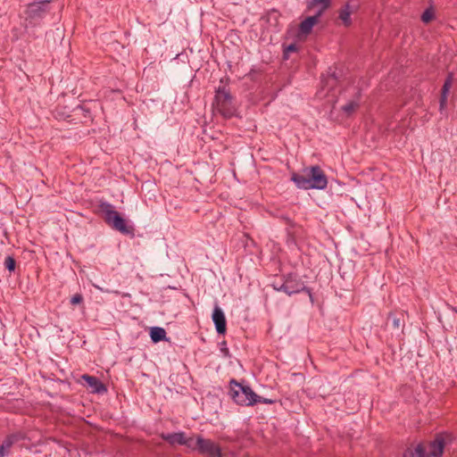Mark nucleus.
Returning a JSON list of instances; mask_svg holds the SVG:
<instances>
[{
	"mask_svg": "<svg viewBox=\"0 0 457 457\" xmlns=\"http://www.w3.org/2000/svg\"><path fill=\"white\" fill-rule=\"evenodd\" d=\"M291 180L300 189H324L328 186V179L322 169L318 166L305 167L301 172H293Z\"/></svg>",
	"mask_w": 457,
	"mask_h": 457,
	"instance_id": "f257e3e1",
	"label": "nucleus"
},
{
	"mask_svg": "<svg viewBox=\"0 0 457 457\" xmlns=\"http://www.w3.org/2000/svg\"><path fill=\"white\" fill-rule=\"evenodd\" d=\"M213 109L222 117L229 119L237 115V107L233 96L226 86H220L215 90Z\"/></svg>",
	"mask_w": 457,
	"mask_h": 457,
	"instance_id": "f03ea898",
	"label": "nucleus"
},
{
	"mask_svg": "<svg viewBox=\"0 0 457 457\" xmlns=\"http://www.w3.org/2000/svg\"><path fill=\"white\" fill-rule=\"evenodd\" d=\"M99 208L104 213L105 222L113 229L118 230L124 235H133V227L127 224V221L117 211L114 210V206L112 204L107 202H103L99 204Z\"/></svg>",
	"mask_w": 457,
	"mask_h": 457,
	"instance_id": "7ed1b4c3",
	"label": "nucleus"
},
{
	"mask_svg": "<svg viewBox=\"0 0 457 457\" xmlns=\"http://www.w3.org/2000/svg\"><path fill=\"white\" fill-rule=\"evenodd\" d=\"M230 396L234 402L241 406H253L256 404L257 395L249 386H244L235 379L230 381Z\"/></svg>",
	"mask_w": 457,
	"mask_h": 457,
	"instance_id": "20e7f679",
	"label": "nucleus"
},
{
	"mask_svg": "<svg viewBox=\"0 0 457 457\" xmlns=\"http://www.w3.org/2000/svg\"><path fill=\"white\" fill-rule=\"evenodd\" d=\"M190 449L197 451L205 457H221V450L219 445L201 436H197L196 438L193 437Z\"/></svg>",
	"mask_w": 457,
	"mask_h": 457,
	"instance_id": "39448f33",
	"label": "nucleus"
},
{
	"mask_svg": "<svg viewBox=\"0 0 457 457\" xmlns=\"http://www.w3.org/2000/svg\"><path fill=\"white\" fill-rule=\"evenodd\" d=\"M272 287L277 291H283L287 295H291L302 291L310 290L304 286V283L296 275H287L282 282L274 281Z\"/></svg>",
	"mask_w": 457,
	"mask_h": 457,
	"instance_id": "423d86ee",
	"label": "nucleus"
},
{
	"mask_svg": "<svg viewBox=\"0 0 457 457\" xmlns=\"http://www.w3.org/2000/svg\"><path fill=\"white\" fill-rule=\"evenodd\" d=\"M50 0L33 2L27 5L26 20L30 23L37 24L50 12Z\"/></svg>",
	"mask_w": 457,
	"mask_h": 457,
	"instance_id": "0eeeda50",
	"label": "nucleus"
},
{
	"mask_svg": "<svg viewBox=\"0 0 457 457\" xmlns=\"http://www.w3.org/2000/svg\"><path fill=\"white\" fill-rule=\"evenodd\" d=\"M162 438L171 445H185L190 449L193 437H187L184 432L162 434Z\"/></svg>",
	"mask_w": 457,
	"mask_h": 457,
	"instance_id": "6e6552de",
	"label": "nucleus"
},
{
	"mask_svg": "<svg viewBox=\"0 0 457 457\" xmlns=\"http://www.w3.org/2000/svg\"><path fill=\"white\" fill-rule=\"evenodd\" d=\"M212 320L218 334H225L227 330V322L223 311L216 305L212 312Z\"/></svg>",
	"mask_w": 457,
	"mask_h": 457,
	"instance_id": "1a4fd4ad",
	"label": "nucleus"
},
{
	"mask_svg": "<svg viewBox=\"0 0 457 457\" xmlns=\"http://www.w3.org/2000/svg\"><path fill=\"white\" fill-rule=\"evenodd\" d=\"M445 447V442L442 437H436L433 442L425 445L426 455L428 457H441Z\"/></svg>",
	"mask_w": 457,
	"mask_h": 457,
	"instance_id": "9d476101",
	"label": "nucleus"
},
{
	"mask_svg": "<svg viewBox=\"0 0 457 457\" xmlns=\"http://www.w3.org/2000/svg\"><path fill=\"white\" fill-rule=\"evenodd\" d=\"M81 380L87 383V387L91 389L92 393H104L106 391L105 386L96 377L84 374L81 376Z\"/></svg>",
	"mask_w": 457,
	"mask_h": 457,
	"instance_id": "9b49d317",
	"label": "nucleus"
},
{
	"mask_svg": "<svg viewBox=\"0 0 457 457\" xmlns=\"http://www.w3.org/2000/svg\"><path fill=\"white\" fill-rule=\"evenodd\" d=\"M320 17L315 13L304 19L299 25V34L303 36L310 34L313 26L318 23Z\"/></svg>",
	"mask_w": 457,
	"mask_h": 457,
	"instance_id": "f8f14e48",
	"label": "nucleus"
},
{
	"mask_svg": "<svg viewBox=\"0 0 457 457\" xmlns=\"http://www.w3.org/2000/svg\"><path fill=\"white\" fill-rule=\"evenodd\" d=\"M453 75L452 73H449L446 79L445 80V83L442 87L441 91V96H440V111L442 112L447 104V97L450 91V88L453 84Z\"/></svg>",
	"mask_w": 457,
	"mask_h": 457,
	"instance_id": "ddd939ff",
	"label": "nucleus"
},
{
	"mask_svg": "<svg viewBox=\"0 0 457 457\" xmlns=\"http://www.w3.org/2000/svg\"><path fill=\"white\" fill-rule=\"evenodd\" d=\"M331 0H310L307 4V8L312 10L318 7L316 14L321 16L323 12L330 6Z\"/></svg>",
	"mask_w": 457,
	"mask_h": 457,
	"instance_id": "4468645a",
	"label": "nucleus"
},
{
	"mask_svg": "<svg viewBox=\"0 0 457 457\" xmlns=\"http://www.w3.org/2000/svg\"><path fill=\"white\" fill-rule=\"evenodd\" d=\"M360 96L361 94L358 92L353 99L350 100L348 103L344 104L341 107L342 112L346 115H352L360 106Z\"/></svg>",
	"mask_w": 457,
	"mask_h": 457,
	"instance_id": "2eb2a0df",
	"label": "nucleus"
},
{
	"mask_svg": "<svg viewBox=\"0 0 457 457\" xmlns=\"http://www.w3.org/2000/svg\"><path fill=\"white\" fill-rule=\"evenodd\" d=\"M18 441V436L15 435L8 436L0 445V457H4L8 454L12 445Z\"/></svg>",
	"mask_w": 457,
	"mask_h": 457,
	"instance_id": "dca6fc26",
	"label": "nucleus"
},
{
	"mask_svg": "<svg viewBox=\"0 0 457 457\" xmlns=\"http://www.w3.org/2000/svg\"><path fill=\"white\" fill-rule=\"evenodd\" d=\"M403 457H428V455H426L425 445H418L414 448H408L404 452Z\"/></svg>",
	"mask_w": 457,
	"mask_h": 457,
	"instance_id": "f3484780",
	"label": "nucleus"
},
{
	"mask_svg": "<svg viewBox=\"0 0 457 457\" xmlns=\"http://www.w3.org/2000/svg\"><path fill=\"white\" fill-rule=\"evenodd\" d=\"M351 13V7L348 4H346L339 10V19L342 21L345 27H349L352 24Z\"/></svg>",
	"mask_w": 457,
	"mask_h": 457,
	"instance_id": "a211bd4d",
	"label": "nucleus"
},
{
	"mask_svg": "<svg viewBox=\"0 0 457 457\" xmlns=\"http://www.w3.org/2000/svg\"><path fill=\"white\" fill-rule=\"evenodd\" d=\"M150 337L153 342L157 343L159 341L165 339L166 331L162 328H153L150 332Z\"/></svg>",
	"mask_w": 457,
	"mask_h": 457,
	"instance_id": "6ab92c4d",
	"label": "nucleus"
},
{
	"mask_svg": "<svg viewBox=\"0 0 457 457\" xmlns=\"http://www.w3.org/2000/svg\"><path fill=\"white\" fill-rule=\"evenodd\" d=\"M434 17H435V12H434L433 8L430 7L424 11V12L421 15V21L424 23H428L434 19Z\"/></svg>",
	"mask_w": 457,
	"mask_h": 457,
	"instance_id": "aec40b11",
	"label": "nucleus"
},
{
	"mask_svg": "<svg viewBox=\"0 0 457 457\" xmlns=\"http://www.w3.org/2000/svg\"><path fill=\"white\" fill-rule=\"evenodd\" d=\"M15 260L12 256H7L4 260V266L9 271H13L15 269Z\"/></svg>",
	"mask_w": 457,
	"mask_h": 457,
	"instance_id": "412c9836",
	"label": "nucleus"
},
{
	"mask_svg": "<svg viewBox=\"0 0 457 457\" xmlns=\"http://www.w3.org/2000/svg\"><path fill=\"white\" fill-rule=\"evenodd\" d=\"M284 220L286 221V224L289 226V228H287V233H288L289 237L294 239L295 231L292 230V229L295 228V224L292 221V220H290L287 217L284 218Z\"/></svg>",
	"mask_w": 457,
	"mask_h": 457,
	"instance_id": "4be33fe9",
	"label": "nucleus"
},
{
	"mask_svg": "<svg viewBox=\"0 0 457 457\" xmlns=\"http://www.w3.org/2000/svg\"><path fill=\"white\" fill-rule=\"evenodd\" d=\"M321 83L324 86H330L332 87L337 84V78L334 75H329L326 79H322Z\"/></svg>",
	"mask_w": 457,
	"mask_h": 457,
	"instance_id": "5701e85b",
	"label": "nucleus"
},
{
	"mask_svg": "<svg viewBox=\"0 0 457 457\" xmlns=\"http://www.w3.org/2000/svg\"><path fill=\"white\" fill-rule=\"evenodd\" d=\"M83 302V296L80 294H76L71 298L72 305L79 304Z\"/></svg>",
	"mask_w": 457,
	"mask_h": 457,
	"instance_id": "b1692460",
	"label": "nucleus"
},
{
	"mask_svg": "<svg viewBox=\"0 0 457 457\" xmlns=\"http://www.w3.org/2000/svg\"><path fill=\"white\" fill-rule=\"evenodd\" d=\"M297 51V47L295 44H291L289 45L284 51V58L285 59H287L288 58V54L291 53V52H296Z\"/></svg>",
	"mask_w": 457,
	"mask_h": 457,
	"instance_id": "393cba45",
	"label": "nucleus"
},
{
	"mask_svg": "<svg viewBox=\"0 0 457 457\" xmlns=\"http://www.w3.org/2000/svg\"><path fill=\"white\" fill-rule=\"evenodd\" d=\"M255 398H256V403H266V404H272L275 403L274 400L264 398L258 395H257V397H255Z\"/></svg>",
	"mask_w": 457,
	"mask_h": 457,
	"instance_id": "a878e982",
	"label": "nucleus"
},
{
	"mask_svg": "<svg viewBox=\"0 0 457 457\" xmlns=\"http://www.w3.org/2000/svg\"><path fill=\"white\" fill-rule=\"evenodd\" d=\"M389 317L393 319V326L394 328L399 329L401 328V320L400 318H397L394 316L392 313L389 314Z\"/></svg>",
	"mask_w": 457,
	"mask_h": 457,
	"instance_id": "bb28decb",
	"label": "nucleus"
},
{
	"mask_svg": "<svg viewBox=\"0 0 457 457\" xmlns=\"http://www.w3.org/2000/svg\"><path fill=\"white\" fill-rule=\"evenodd\" d=\"M221 352L223 353V354H224L225 356H228V355H229L228 349V348H221Z\"/></svg>",
	"mask_w": 457,
	"mask_h": 457,
	"instance_id": "cd10ccee",
	"label": "nucleus"
}]
</instances>
